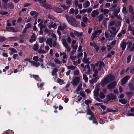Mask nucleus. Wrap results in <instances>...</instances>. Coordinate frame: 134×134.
I'll use <instances>...</instances> for the list:
<instances>
[{"label": "nucleus", "mask_w": 134, "mask_h": 134, "mask_svg": "<svg viewBox=\"0 0 134 134\" xmlns=\"http://www.w3.org/2000/svg\"><path fill=\"white\" fill-rule=\"evenodd\" d=\"M62 55H63V58L65 59L67 57V55H66V53L65 52H63V53L60 52V56H61Z\"/></svg>", "instance_id": "c9c22d12"}, {"label": "nucleus", "mask_w": 134, "mask_h": 134, "mask_svg": "<svg viewBox=\"0 0 134 134\" xmlns=\"http://www.w3.org/2000/svg\"><path fill=\"white\" fill-rule=\"evenodd\" d=\"M82 86V84H80L78 86L76 90V92H77L82 90V88H81Z\"/></svg>", "instance_id": "4c0bfd02"}, {"label": "nucleus", "mask_w": 134, "mask_h": 134, "mask_svg": "<svg viewBox=\"0 0 134 134\" xmlns=\"http://www.w3.org/2000/svg\"><path fill=\"white\" fill-rule=\"evenodd\" d=\"M32 59L33 60H35L36 62H38L39 61L38 57V56H34Z\"/></svg>", "instance_id": "603ef678"}, {"label": "nucleus", "mask_w": 134, "mask_h": 134, "mask_svg": "<svg viewBox=\"0 0 134 134\" xmlns=\"http://www.w3.org/2000/svg\"><path fill=\"white\" fill-rule=\"evenodd\" d=\"M99 14L98 11L97 10L93 11L91 14V15L93 17H95L96 16L98 15Z\"/></svg>", "instance_id": "a211bd4d"}, {"label": "nucleus", "mask_w": 134, "mask_h": 134, "mask_svg": "<svg viewBox=\"0 0 134 134\" xmlns=\"http://www.w3.org/2000/svg\"><path fill=\"white\" fill-rule=\"evenodd\" d=\"M44 32L48 34V35L49 36L50 34V30H49L48 29H46L44 30Z\"/></svg>", "instance_id": "69168bd1"}, {"label": "nucleus", "mask_w": 134, "mask_h": 134, "mask_svg": "<svg viewBox=\"0 0 134 134\" xmlns=\"http://www.w3.org/2000/svg\"><path fill=\"white\" fill-rule=\"evenodd\" d=\"M75 12V10L73 8H72L70 10L69 13L70 14H72L74 13Z\"/></svg>", "instance_id": "052dcab7"}, {"label": "nucleus", "mask_w": 134, "mask_h": 134, "mask_svg": "<svg viewBox=\"0 0 134 134\" xmlns=\"http://www.w3.org/2000/svg\"><path fill=\"white\" fill-rule=\"evenodd\" d=\"M130 78V76H126L124 77L122 80L121 85H123L125 84Z\"/></svg>", "instance_id": "9d476101"}, {"label": "nucleus", "mask_w": 134, "mask_h": 134, "mask_svg": "<svg viewBox=\"0 0 134 134\" xmlns=\"http://www.w3.org/2000/svg\"><path fill=\"white\" fill-rule=\"evenodd\" d=\"M107 112H117L118 111V110L117 109H116L115 110H113L111 109H110L109 108H108L107 109Z\"/></svg>", "instance_id": "a18cd8bd"}, {"label": "nucleus", "mask_w": 134, "mask_h": 134, "mask_svg": "<svg viewBox=\"0 0 134 134\" xmlns=\"http://www.w3.org/2000/svg\"><path fill=\"white\" fill-rule=\"evenodd\" d=\"M65 17L70 24L74 26H77L78 24L74 17L73 16H69L67 14H65Z\"/></svg>", "instance_id": "f03ea898"}, {"label": "nucleus", "mask_w": 134, "mask_h": 134, "mask_svg": "<svg viewBox=\"0 0 134 134\" xmlns=\"http://www.w3.org/2000/svg\"><path fill=\"white\" fill-rule=\"evenodd\" d=\"M5 30L8 31H11L14 32H16L18 31L17 30L15 29L12 27H6Z\"/></svg>", "instance_id": "9b49d317"}, {"label": "nucleus", "mask_w": 134, "mask_h": 134, "mask_svg": "<svg viewBox=\"0 0 134 134\" xmlns=\"http://www.w3.org/2000/svg\"><path fill=\"white\" fill-rule=\"evenodd\" d=\"M116 85L115 81L113 82L109 83L107 86V88L109 90H110L115 88Z\"/></svg>", "instance_id": "1a4fd4ad"}, {"label": "nucleus", "mask_w": 134, "mask_h": 134, "mask_svg": "<svg viewBox=\"0 0 134 134\" xmlns=\"http://www.w3.org/2000/svg\"><path fill=\"white\" fill-rule=\"evenodd\" d=\"M85 70L87 69V70L86 73L87 74H90L91 72V70L90 66L88 65H86L85 66Z\"/></svg>", "instance_id": "cd10ccee"}, {"label": "nucleus", "mask_w": 134, "mask_h": 134, "mask_svg": "<svg viewBox=\"0 0 134 134\" xmlns=\"http://www.w3.org/2000/svg\"><path fill=\"white\" fill-rule=\"evenodd\" d=\"M90 5V2L89 1H85L83 4V7L84 8H86L88 7Z\"/></svg>", "instance_id": "393cba45"}, {"label": "nucleus", "mask_w": 134, "mask_h": 134, "mask_svg": "<svg viewBox=\"0 0 134 134\" xmlns=\"http://www.w3.org/2000/svg\"><path fill=\"white\" fill-rule=\"evenodd\" d=\"M114 79V77L112 75H109L107 76L101 82L102 86L104 87L107 83Z\"/></svg>", "instance_id": "f257e3e1"}, {"label": "nucleus", "mask_w": 134, "mask_h": 134, "mask_svg": "<svg viewBox=\"0 0 134 134\" xmlns=\"http://www.w3.org/2000/svg\"><path fill=\"white\" fill-rule=\"evenodd\" d=\"M99 78V77L98 76L96 77L89 80V81L91 83H95L98 80Z\"/></svg>", "instance_id": "f3484780"}, {"label": "nucleus", "mask_w": 134, "mask_h": 134, "mask_svg": "<svg viewBox=\"0 0 134 134\" xmlns=\"http://www.w3.org/2000/svg\"><path fill=\"white\" fill-rule=\"evenodd\" d=\"M46 39L45 37H43L40 38L39 39V41L41 43H42L44 41H46Z\"/></svg>", "instance_id": "ea45409f"}, {"label": "nucleus", "mask_w": 134, "mask_h": 134, "mask_svg": "<svg viewBox=\"0 0 134 134\" xmlns=\"http://www.w3.org/2000/svg\"><path fill=\"white\" fill-rule=\"evenodd\" d=\"M74 74L75 75H78L79 74V71L78 70H75L74 71Z\"/></svg>", "instance_id": "680f3d73"}, {"label": "nucleus", "mask_w": 134, "mask_h": 134, "mask_svg": "<svg viewBox=\"0 0 134 134\" xmlns=\"http://www.w3.org/2000/svg\"><path fill=\"white\" fill-rule=\"evenodd\" d=\"M51 36L52 37L51 38H52V40L53 41V47H55L57 45L56 41L57 40V37L56 35L54 33H53L51 34Z\"/></svg>", "instance_id": "6e6552de"}, {"label": "nucleus", "mask_w": 134, "mask_h": 134, "mask_svg": "<svg viewBox=\"0 0 134 134\" xmlns=\"http://www.w3.org/2000/svg\"><path fill=\"white\" fill-rule=\"evenodd\" d=\"M131 58V55L130 54L128 55L127 58V63H129L130 61Z\"/></svg>", "instance_id": "09e8293b"}, {"label": "nucleus", "mask_w": 134, "mask_h": 134, "mask_svg": "<svg viewBox=\"0 0 134 134\" xmlns=\"http://www.w3.org/2000/svg\"><path fill=\"white\" fill-rule=\"evenodd\" d=\"M99 88L98 87H95V90L94 91V95L96 97H98V94Z\"/></svg>", "instance_id": "4468645a"}, {"label": "nucleus", "mask_w": 134, "mask_h": 134, "mask_svg": "<svg viewBox=\"0 0 134 134\" xmlns=\"http://www.w3.org/2000/svg\"><path fill=\"white\" fill-rule=\"evenodd\" d=\"M44 47L43 45L42 46H41L39 49L38 51V53L40 54H44L46 53V52L44 50L42 49V47L43 48Z\"/></svg>", "instance_id": "aec40b11"}, {"label": "nucleus", "mask_w": 134, "mask_h": 134, "mask_svg": "<svg viewBox=\"0 0 134 134\" xmlns=\"http://www.w3.org/2000/svg\"><path fill=\"white\" fill-rule=\"evenodd\" d=\"M122 12L124 14H126L127 13L126 8L125 7H123L122 9Z\"/></svg>", "instance_id": "6e6d98bb"}, {"label": "nucleus", "mask_w": 134, "mask_h": 134, "mask_svg": "<svg viewBox=\"0 0 134 134\" xmlns=\"http://www.w3.org/2000/svg\"><path fill=\"white\" fill-rule=\"evenodd\" d=\"M67 27V25L66 24L64 23L60 25L58 27V29L59 30H64L65 28Z\"/></svg>", "instance_id": "dca6fc26"}, {"label": "nucleus", "mask_w": 134, "mask_h": 134, "mask_svg": "<svg viewBox=\"0 0 134 134\" xmlns=\"http://www.w3.org/2000/svg\"><path fill=\"white\" fill-rule=\"evenodd\" d=\"M80 78L79 77H76L73 80L72 83L73 85L75 86H77L80 81Z\"/></svg>", "instance_id": "423d86ee"}, {"label": "nucleus", "mask_w": 134, "mask_h": 134, "mask_svg": "<svg viewBox=\"0 0 134 134\" xmlns=\"http://www.w3.org/2000/svg\"><path fill=\"white\" fill-rule=\"evenodd\" d=\"M30 15L31 16H33L35 15L37 13L36 11H31L30 12Z\"/></svg>", "instance_id": "e2e57ef3"}, {"label": "nucleus", "mask_w": 134, "mask_h": 134, "mask_svg": "<svg viewBox=\"0 0 134 134\" xmlns=\"http://www.w3.org/2000/svg\"><path fill=\"white\" fill-rule=\"evenodd\" d=\"M8 7L10 9H12L14 8V5L12 3H9L8 4Z\"/></svg>", "instance_id": "58836bf2"}, {"label": "nucleus", "mask_w": 134, "mask_h": 134, "mask_svg": "<svg viewBox=\"0 0 134 134\" xmlns=\"http://www.w3.org/2000/svg\"><path fill=\"white\" fill-rule=\"evenodd\" d=\"M102 5L100 6L102 7V8L100 9L101 12L103 13L104 15H106L108 14L109 12V10L107 9H103L102 8L103 4H102Z\"/></svg>", "instance_id": "ddd939ff"}, {"label": "nucleus", "mask_w": 134, "mask_h": 134, "mask_svg": "<svg viewBox=\"0 0 134 134\" xmlns=\"http://www.w3.org/2000/svg\"><path fill=\"white\" fill-rule=\"evenodd\" d=\"M126 94L128 97H130L133 94V93L132 91H128L126 93Z\"/></svg>", "instance_id": "72a5a7b5"}, {"label": "nucleus", "mask_w": 134, "mask_h": 134, "mask_svg": "<svg viewBox=\"0 0 134 134\" xmlns=\"http://www.w3.org/2000/svg\"><path fill=\"white\" fill-rule=\"evenodd\" d=\"M126 44H128L127 48L129 51L131 52L134 51V42L132 44L131 42H129L126 43Z\"/></svg>", "instance_id": "20e7f679"}, {"label": "nucleus", "mask_w": 134, "mask_h": 134, "mask_svg": "<svg viewBox=\"0 0 134 134\" xmlns=\"http://www.w3.org/2000/svg\"><path fill=\"white\" fill-rule=\"evenodd\" d=\"M58 69L57 68H54L52 72V75L53 76L56 75V73L58 71Z\"/></svg>", "instance_id": "7c9ffc66"}, {"label": "nucleus", "mask_w": 134, "mask_h": 134, "mask_svg": "<svg viewBox=\"0 0 134 134\" xmlns=\"http://www.w3.org/2000/svg\"><path fill=\"white\" fill-rule=\"evenodd\" d=\"M67 42L69 43H70L71 42V39L70 36H68L67 39Z\"/></svg>", "instance_id": "338daca9"}, {"label": "nucleus", "mask_w": 134, "mask_h": 134, "mask_svg": "<svg viewBox=\"0 0 134 134\" xmlns=\"http://www.w3.org/2000/svg\"><path fill=\"white\" fill-rule=\"evenodd\" d=\"M62 42L63 45L66 49L67 51L70 52L71 51V48L68 46L66 42V40L65 39H62Z\"/></svg>", "instance_id": "7ed1b4c3"}, {"label": "nucleus", "mask_w": 134, "mask_h": 134, "mask_svg": "<svg viewBox=\"0 0 134 134\" xmlns=\"http://www.w3.org/2000/svg\"><path fill=\"white\" fill-rule=\"evenodd\" d=\"M31 24L30 23H29L26 25L25 27H26L27 29H28L31 28Z\"/></svg>", "instance_id": "13d9d810"}, {"label": "nucleus", "mask_w": 134, "mask_h": 134, "mask_svg": "<svg viewBox=\"0 0 134 134\" xmlns=\"http://www.w3.org/2000/svg\"><path fill=\"white\" fill-rule=\"evenodd\" d=\"M110 29L111 30H109L110 34H114V36H115L116 34L118 32V30H116V28L114 26L111 27Z\"/></svg>", "instance_id": "39448f33"}, {"label": "nucleus", "mask_w": 134, "mask_h": 134, "mask_svg": "<svg viewBox=\"0 0 134 134\" xmlns=\"http://www.w3.org/2000/svg\"><path fill=\"white\" fill-rule=\"evenodd\" d=\"M30 63L32 64V65L35 66L36 67H37L40 66V64L38 62H36L34 61H31Z\"/></svg>", "instance_id": "bb28decb"}, {"label": "nucleus", "mask_w": 134, "mask_h": 134, "mask_svg": "<svg viewBox=\"0 0 134 134\" xmlns=\"http://www.w3.org/2000/svg\"><path fill=\"white\" fill-rule=\"evenodd\" d=\"M97 34L96 32H94L93 34H92V36L91 37V40L92 41H93L94 38L97 37Z\"/></svg>", "instance_id": "c85d7f7f"}, {"label": "nucleus", "mask_w": 134, "mask_h": 134, "mask_svg": "<svg viewBox=\"0 0 134 134\" xmlns=\"http://www.w3.org/2000/svg\"><path fill=\"white\" fill-rule=\"evenodd\" d=\"M6 38L4 37H0V42H2L5 40Z\"/></svg>", "instance_id": "5fc2aeb1"}, {"label": "nucleus", "mask_w": 134, "mask_h": 134, "mask_svg": "<svg viewBox=\"0 0 134 134\" xmlns=\"http://www.w3.org/2000/svg\"><path fill=\"white\" fill-rule=\"evenodd\" d=\"M56 25V24L55 23L53 24V23H51L50 25L49 28L51 27L54 28Z\"/></svg>", "instance_id": "4d7b16f0"}, {"label": "nucleus", "mask_w": 134, "mask_h": 134, "mask_svg": "<svg viewBox=\"0 0 134 134\" xmlns=\"http://www.w3.org/2000/svg\"><path fill=\"white\" fill-rule=\"evenodd\" d=\"M115 22L114 21H111L109 24V25L110 26H113L115 24Z\"/></svg>", "instance_id": "bf43d9fd"}, {"label": "nucleus", "mask_w": 134, "mask_h": 134, "mask_svg": "<svg viewBox=\"0 0 134 134\" xmlns=\"http://www.w3.org/2000/svg\"><path fill=\"white\" fill-rule=\"evenodd\" d=\"M60 7L63 8L64 10H66L67 9V7L64 5L63 4H60Z\"/></svg>", "instance_id": "0e129e2a"}, {"label": "nucleus", "mask_w": 134, "mask_h": 134, "mask_svg": "<svg viewBox=\"0 0 134 134\" xmlns=\"http://www.w3.org/2000/svg\"><path fill=\"white\" fill-rule=\"evenodd\" d=\"M38 46L37 43H35L33 45L32 49L35 51H37L38 49Z\"/></svg>", "instance_id": "c756f323"}, {"label": "nucleus", "mask_w": 134, "mask_h": 134, "mask_svg": "<svg viewBox=\"0 0 134 134\" xmlns=\"http://www.w3.org/2000/svg\"><path fill=\"white\" fill-rule=\"evenodd\" d=\"M36 37L35 34L33 33L31 37V39L29 40V42L30 43H32L33 42L35 41L36 40Z\"/></svg>", "instance_id": "5701e85b"}, {"label": "nucleus", "mask_w": 134, "mask_h": 134, "mask_svg": "<svg viewBox=\"0 0 134 134\" xmlns=\"http://www.w3.org/2000/svg\"><path fill=\"white\" fill-rule=\"evenodd\" d=\"M126 43L124 41L121 42L120 47L122 48V50L123 51L125 49L126 45Z\"/></svg>", "instance_id": "b1692460"}, {"label": "nucleus", "mask_w": 134, "mask_h": 134, "mask_svg": "<svg viewBox=\"0 0 134 134\" xmlns=\"http://www.w3.org/2000/svg\"><path fill=\"white\" fill-rule=\"evenodd\" d=\"M54 62L57 64H61L62 63V62L61 61H60L58 59H55L54 60Z\"/></svg>", "instance_id": "37998d69"}, {"label": "nucleus", "mask_w": 134, "mask_h": 134, "mask_svg": "<svg viewBox=\"0 0 134 134\" xmlns=\"http://www.w3.org/2000/svg\"><path fill=\"white\" fill-rule=\"evenodd\" d=\"M57 82L60 85H62L64 83V81L59 78H58L57 80Z\"/></svg>", "instance_id": "3c124183"}, {"label": "nucleus", "mask_w": 134, "mask_h": 134, "mask_svg": "<svg viewBox=\"0 0 134 134\" xmlns=\"http://www.w3.org/2000/svg\"><path fill=\"white\" fill-rule=\"evenodd\" d=\"M105 94L103 93V92H100L99 94V97L101 99H103L105 97Z\"/></svg>", "instance_id": "473e14b6"}, {"label": "nucleus", "mask_w": 134, "mask_h": 134, "mask_svg": "<svg viewBox=\"0 0 134 134\" xmlns=\"http://www.w3.org/2000/svg\"><path fill=\"white\" fill-rule=\"evenodd\" d=\"M95 66L99 67L98 70H100L104 66V64L103 62L100 61L98 62L97 63L95 64Z\"/></svg>", "instance_id": "0eeeda50"}, {"label": "nucleus", "mask_w": 134, "mask_h": 134, "mask_svg": "<svg viewBox=\"0 0 134 134\" xmlns=\"http://www.w3.org/2000/svg\"><path fill=\"white\" fill-rule=\"evenodd\" d=\"M128 86L129 89L132 91H134V85L132 82H130L128 84Z\"/></svg>", "instance_id": "4be33fe9"}, {"label": "nucleus", "mask_w": 134, "mask_h": 134, "mask_svg": "<svg viewBox=\"0 0 134 134\" xmlns=\"http://www.w3.org/2000/svg\"><path fill=\"white\" fill-rule=\"evenodd\" d=\"M121 21H117L115 24V27H118L121 25Z\"/></svg>", "instance_id": "8fccbe9b"}, {"label": "nucleus", "mask_w": 134, "mask_h": 134, "mask_svg": "<svg viewBox=\"0 0 134 134\" xmlns=\"http://www.w3.org/2000/svg\"><path fill=\"white\" fill-rule=\"evenodd\" d=\"M103 16V15L102 14H100L99 16H98V21L99 22H101L102 20Z\"/></svg>", "instance_id": "f704fd0d"}, {"label": "nucleus", "mask_w": 134, "mask_h": 134, "mask_svg": "<svg viewBox=\"0 0 134 134\" xmlns=\"http://www.w3.org/2000/svg\"><path fill=\"white\" fill-rule=\"evenodd\" d=\"M119 102L123 104H125L127 102L126 100L124 99H119Z\"/></svg>", "instance_id": "79ce46f5"}, {"label": "nucleus", "mask_w": 134, "mask_h": 134, "mask_svg": "<svg viewBox=\"0 0 134 134\" xmlns=\"http://www.w3.org/2000/svg\"><path fill=\"white\" fill-rule=\"evenodd\" d=\"M109 98V100H113L115 98L116 96L115 95L111 94L108 95Z\"/></svg>", "instance_id": "2f4dec72"}, {"label": "nucleus", "mask_w": 134, "mask_h": 134, "mask_svg": "<svg viewBox=\"0 0 134 134\" xmlns=\"http://www.w3.org/2000/svg\"><path fill=\"white\" fill-rule=\"evenodd\" d=\"M83 22L87 24L88 19L86 17H83L82 18Z\"/></svg>", "instance_id": "49530a36"}, {"label": "nucleus", "mask_w": 134, "mask_h": 134, "mask_svg": "<svg viewBox=\"0 0 134 134\" xmlns=\"http://www.w3.org/2000/svg\"><path fill=\"white\" fill-rule=\"evenodd\" d=\"M53 10L54 11L58 13H62L63 12L62 9L58 7H54Z\"/></svg>", "instance_id": "2eb2a0df"}, {"label": "nucleus", "mask_w": 134, "mask_h": 134, "mask_svg": "<svg viewBox=\"0 0 134 134\" xmlns=\"http://www.w3.org/2000/svg\"><path fill=\"white\" fill-rule=\"evenodd\" d=\"M67 68L68 69H69L74 70L76 68V67L73 65H70L67 66Z\"/></svg>", "instance_id": "e433bc0d"}, {"label": "nucleus", "mask_w": 134, "mask_h": 134, "mask_svg": "<svg viewBox=\"0 0 134 134\" xmlns=\"http://www.w3.org/2000/svg\"><path fill=\"white\" fill-rule=\"evenodd\" d=\"M74 34L75 35L79 37H81L83 35L82 32H79L75 30H74Z\"/></svg>", "instance_id": "412c9836"}, {"label": "nucleus", "mask_w": 134, "mask_h": 134, "mask_svg": "<svg viewBox=\"0 0 134 134\" xmlns=\"http://www.w3.org/2000/svg\"><path fill=\"white\" fill-rule=\"evenodd\" d=\"M87 11V9H83L82 10H80L79 11L80 14H82V13H85Z\"/></svg>", "instance_id": "864d4df0"}, {"label": "nucleus", "mask_w": 134, "mask_h": 134, "mask_svg": "<svg viewBox=\"0 0 134 134\" xmlns=\"http://www.w3.org/2000/svg\"><path fill=\"white\" fill-rule=\"evenodd\" d=\"M83 78L85 82H87L88 80V78L87 77L86 74H84L83 75Z\"/></svg>", "instance_id": "a19ab883"}, {"label": "nucleus", "mask_w": 134, "mask_h": 134, "mask_svg": "<svg viewBox=\"0 0 134 134\" xmlns=\"http://www.w3.org/2000/svg\"><path fill=\"white\" fill-rule=\"evenodd\" d=\"M130 72L131 73L134 74V66L131 68L130 70Z\"/></svg>", "instance_id": "774afa93"}, {"label": "nucleus", "mask_w": 134, "mask_h": 134, "mask_svg": "<svg viewBox=\"0 0 134 134\" xmlns=\"http://www.w3.org/2000/svg\"><path fill=\"white\" fill-rule=\"evenodd\" d=\"M127 29L129 31H131V34L134 36V27L132 28L131 25L129 24L128 27Z\"/></svg>", "instance_id": "6ab92c4d"}, {"label": "nucleus", "mask_w": 134, "mask_h": 134, "mask_svg": "<svg viewBox=\"0 0 134 134\" xmlns=\"http://www.w3.org/2000/svg\"><path fill=\"white\" fill-rule=\"evenodd\" d=\"M43 6L45 8L47 9H51L52 8V7L50 5L47 3L43 4Z\"/></svg>", "instance_id": "a878e982"}, {"label": "nucleus", "mask_w": 134, "mask_h": 134, "mask_svg": "<svg viewBox=\"0 0 134 134\" xmlns=\"http://www.w3.org/2000/svg\"><path fill=\"white\" fill-rule=\"evenodd\" d=\"M129 10L130 12L132 14H133L134 13L133 10V9L132 6L131 5H129Z\"/></svg>", "instance_id": "c03bdc74"}, {"label": "nucleus", "mask_w": 134, "mask_h": 134, "mask_svg": "<svg viewBox=\"0 0 134 134\" xmlns=\"http://www.w3.org/2000/svg\"><path fill=\"white\" fill-rule=\"evenodd\" d=\"M82 61L88 64V65L90 64V63L89 62V59H88L83 58L82 59Z\"/></svg>", "instance_id": "de8ad7c7"}, {"label": "nucleus", "mask_w": 134, "mask_h": 134, "mask_svg": "<svg viewBox=\"0 0 134 134\" xmlns=\"http://www.w3.org/2000/svg\"><path fill=\"white\" fill-rule=\"evenodd\" d=\"M53 40H52V38H48L47 40L46 41V43L49 45V46L51 47H52V46H53Z\"/></svg>", "instance_id": "f8f14e48"}]
</instances>
